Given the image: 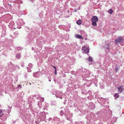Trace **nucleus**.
<instances>
[{
  "instance_id": "obj_1",
  "label": "nucleus",
  "mask_w": 124,
  "mask_h": 124,
  "mask_svg": "<svg viewBox=\"0 0 124 124\" xmlns=\"http://www.w3.org/2000/svg\"><path fill=\"white\" fill-rule=\"evenodd\" d=\"M82 49L86 53H88L89 52V48L87 47V46H83L82 47Z\"/></svg>"
},
{
  "instance_id": "obj_2",
  "label": "nucleus",
  "mask_w": 124,
  "mask_h": 124,
  "mask_svg": "<svg viewBox=\"0 0 124 124\" xmlns=\"http://www.w3.org/2000/svg\"><path fill=\"white\" fill-rule=\"evenodd\" d=\"M123 39V38L121 37H119L115 40V43L116 44L120 42H121Z\"/></svg>"
},
{
  "instance_id": "obj_3",
  "label": "nucleus",
  "mask_w": 124,
  "mask_h": 124,
  "mask_svg": "<svg viewBox=\"0 0 124 124\" xmlns=\"http://www.w3.org/2000/svg\"><path fill=\"white\" fill-rule=\"evenodd\" d=\"M117 88L119 92V93L122 92H124V89L123 86H121L120 87H117Z\"/></svg>"
},
{
  "instance_id": "obj_4",
  "label": "nucleus",
  "mask_w": 124,
  "mask_h": 124,
  "mask_svg": "<svg viewBox=\"0 0 124 124\" xmlns=\"http://www.w3.org/2000/svg\"><path fill=\"white\" fill-rule=\"evenodd\" d=\"M98 20V19L97 17L96 16H93L91 19V21H92L97 22Z\"/></svg>"
},
{
  "instance_id": "obj_5",
  "label": "nucleus",
  "mask_w": 124,
  "mask_h": 124,
  "mask_svg": "<svg viewBox=\"0 0 124 124\" xmlns=\"http://www.w3.org/2000/svg\"><path fill=\"white\" fill-rule=\"evenodd\" d=\"M75 36L76 38L78 39H83V37L78 34H76L75 35Z\"/></svg>"
},
{
  "instance_id": "obj_6",
  "label": "nucleus",
  "mask_w": 124,
  "mask_h": 124,
  "mask_svg": "<svg viewBox=\"0 0 124 124\" xmlns=\"http://www.w3.org/2000/svg\"><path fill=\"white\" fill-rule=\"evenodd\" d=\"M82 23V21L81 20H79L76 21V23L78 25H80Z\"/></svg>"
},
{
  "instance_id": "obj_7",
  "label": "nucleus",
  "mask_w": 124,
  "mask_h": 124,
  "mask_svg": "<svg viewBox=\"0 0 124 124\" xmlns=\"http://www.w3.org/2000/svg\"><path fill=\"white\" fill-rule=\"evenodd\" d=\"M113 12V10L112 9H109L108 11V12L110 14H112Z\"/></svg>"
},
{
  "instance_id": "obj_8",
  "label": "nucleus",
  "mask_w": 124,
  "mask_h": 124,
  "mask_svg": "<svg viewBox=\"0 0 124 124\" xmlns=\"http://www.w3.org/2000/svg\"><path fill=\"white\" fill-rule=\"evenodd\" d=\"M114 97L116 98H118L119 97V95L117 93H116L114 96Z\"/></svg>"
},
{
  "instance_id": "obj_9",
  "label": "nucleus",
  "mask_w": 124,
  "mask_h": 124,
  "mask_svg": "<svg viewBox=\"0 0 124 124\" xmlns=\"http://www.w3.org/2000/svg\"><path fill=\"white\" fill-rule=\"evenodd\" d=\"M4 115L2 110H0V116H2Z\"/></svg>"
},
{
  "instance_id": "obj_10",
  "label": "nucleus",
  "mask_w": 124,
  "mask_h": 124,
  "mask_svg": "<svg viewBox=\"0 0 124 124\" xmlns=\"http://www.w3.org/2000/svg\"><path fill=\"white\" fill-rule=\"evenodd\" d=\"M93 22L92 23V25L94 26H95L97 24L95 22V21H93Z\"/></svg>"
},
{
  "instance_id": "obj_11",
  "label": "nucleus",
  "mask_w": 124,
  "mask_h": 124,
  "mask_svg": "<svg viewBox=\"0 0 124 124\" xmlns=\"http://www.w3.org/2000/svg\"><path fill=\"white\" fill-rule=\"evenodd\" d=\"M16 57L17 58H20V54H17L16 55Z\"/></svg>"
},
{
  "instance_id": "obj_12",
  "label": "nucleus",
  "mask_w": 124,
  "mask_h": 124,
  "mask_svg": "<svg viewBox=\"0 0 124 124\" xmlns=\"http://www.w3.org/2000/svg\"><path fill=\"white\" fill-rule=\"evenodd\" d=\"M89 61L91 62H92L93 61L92 58L89 57Z\"/></svg>"
},
{
  "instance_id": "obj_13",
  "label": "nucleus",
  "mask_w": 124,
  "mask_h": 124,
  "mask_svg": "<svg viewBox=\"0 0 124 124\" xmlns=\"http://www.w3.org/2000/svg\"><path fill=\"white\" fill-rule=\"evenodd\" d=\"M119 70V68L118 67H116L115 68V70L116 72H117V71Z\"/></svg>"
},
{
  "instance_id": "obj_14",
  "label": "nucleus",
  "mask_w": 124,
  "mask_h": 124,
  "mask_svg": "<svg viewBox=\"0 0 124 124\" xmlns=\"http://www.w3.org/2000/svg\"><path fill=\"white\" fill-rule=\"evenodd\" d=\"M54 74H55V75H57L56 70H55Z\"/></svg>"
},
{
  "instance_id": "obj_15",
  "label": "nucleus",
  "mask_w": 124,
  "mask_h": 124,
  "mask_svg": "<svg viewBox=\"0 0 124 124\" xmlns=\"http://www.w3.org/2000/svg\"><path fill=\"white\" fill-rule=\"evenodd\" d=\"M52 67L54 68L55 70H56V68L54 66H52Z\"/></svg>"
},
{
  "instance_id": "obj_16",
  "label": "nucleus",
  "mask_w": 124,
  "mask_h": 124,
  "mask_svg": "<svg viewBox=\"0 0 124 124\" xmlns=\"http://www.w3.org/2000/svg\"><path fill=\"white\" fill-rule=\"evenodd\" d=\"M18 86H19V87H20L21 86V85H18Z\"/></svg>"
}]
</instances>
